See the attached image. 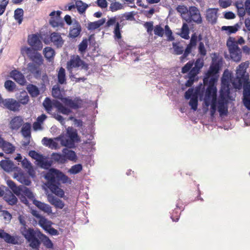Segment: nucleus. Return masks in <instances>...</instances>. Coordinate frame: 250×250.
Instances as JSON below:
<instances>
[{
  "label": "nucleus",
  "mask_w": 250,
  "mask_h": 250,
  "mask_svg": "<svg viewBox=\"0 0 250 250\" xmlns=\"http://www.w3.org/2000/svg\"><path fill=\"white\" fill-rule=\"evenodd\" d=\"M204 65V59L202 58H198L196 61H190L188 62L182 68L181 72L183 74L190 72L195 75H198L201 71Z\"/></svg>",
  "instance_id": "obj_10"
},
{
  "label": "nucleus",
  "mask_w": 250,
  "mask_h": 250,
  "mask_svg": "<svg viewBox=\"0 0 250 250\" xmlns=\"http://www.w3.org/2000/svg\"><path fill=\"white\" fill-rule=\"evenodd\" d=\"M62 152L66 160L68 159L72 161H76L77 156L74 151L65 148L63 149Z\"/></svg>",
  "instance_id": "obj_31"
},
{
  "label": "nucleus",
  "mask_w": 250,
  "mask_h": 250,
  "mask_svg": "<svg viewBox=\"0 0 250 250\" xmlns=\"http://www.w3.org/2000/svg\"><path fill=\"white\" fill-rule=\"evenodd\" d=\"M56 140H59L62 146L68 148H73L75 146V142L69 138L63 136H60L55 138Z\"/></svg>",
  "instance_id": "obj_28"
},
{
  "label": "nucleus",
  "mask_w": 250,
  "mask_h": 250,
  "mask_svg": "<svg viewBox=\"0 0 250 250\" xmlns=\"http://www.w3.org/2000/svg\"><path fill=\"white\" fill-rule=\"evenodd\" d=\"M21 165L23 168L28 170L29 173L32 175V172L34 171L31 163L26 159L24 158L21 161Z\"/></svg>",
  "instance_id": "obj_47"
},
{
  "label": "nucleus",
  "mask_w": 250,
  "mask_h": 250,
  "mask_svg": "<svg viewBox=\"0 0 250 250\" xmlns=\"http://www.w3.org/2000/svg\"><path fill=\"white\" fill-rule=\"evenodd\" d=\"M87 41L86 39H83L79 44L78 48L79 51L82 55H83L87 47Z\"/></svg>",
  "instance_id": "obj_52"
},
{
  "label": "nucleus",
  "mask_w": 250,
  "mask_h": 250,
  "mask_svg": "<svg viewBox=\"0 0 250 250\" xmlns=\"http://www.w3.org/2000/svg\"><path fill=\"white\" fill-rule=\"evenodd\" d=\"M219 69L218 63L211 64L203 79L204 84L208 85L206 91L205 98V103L207 106L209 105L211 98L217 95V88L214 84L217 80L216 75L219 72Z\"/></svg>",
  "instance_id": "obj_4"
},
{
  "label": "nucleus",
  "mask_w": 250,
  "mask_h": 250,
  "mask_svg": "<svg viewBox=\"0 0 250 250\" xmlns=\"http://www.w3.org/2000/svg\"><path fill=\"white\" fill-rule=\"evenodd\" d=\"M83 169V166L81 164H76L71 167L68 170V172L72 174H76L81 172Z\"/></svg>",
  "instance_id": "obj_49"
},
{
  "label": "nucleus",
  "mask_w": 250,
  "mask_h": 250,
  "mask_svg": "<svg viewBox=\"0 0 250 250\" xmlns=\"http://www.w3.org/2000/svg\"><path fill=\"white\" fill-rule=\"evenodd\" d=\"M29 155L33 159L36 160L38 164L42 167L50 166V164L45 160L42 154H41L35 150H31L29 152Z\"/></svg>",
  "instance_id": "obj_18"
},
{
  "label": "nucleus",
  "mask_w": 250,
  "mask_h": 250,
  "mask_svg": "<svg viewBox=\"0 0 250 250\" xmlns=\"http://www.w3.org/2000/svg\"><path fill=\"white\" fill-rule=\"evenodd\" d=\"M121 25H120L119 23L118 22H117V23L115 24L114 29L113 31V33L114 34V37L115 38H117L118 39H120L122 38V35L121 33Z\"/></svg>",
  "instance_id": "obj_55"
},
{
  "label": "nucleus",
  "mask_w": 250,
  "mask_h": 250,
  "mask_svg": "<svg viewBox=\"0 0 250 250\" xmlns=\"http://www.w3.org/2000/svg\"><path fill=\"white\" fill-rule=\"evenodd\" d=\"M47 180L46 184L47 187L51 191L56 195L62 197L64 195V192L60 188V181L63 183L71 184L72 180L67 176L65 175L60 170L51 168L45 176Z\"/></svg>",
  "instance_id": "obj_2"
},
{
  "label": "nucleus",
  "mask_w": 250,
  "mask_h": 250,
  "mask_svg": "<svg viewBox=\"0 0 250 250\" xmlns=\"http://www.w3.org/2000/svg\"><path fill=\"white\" fill-rule=\"evenodd\" d=\"M155 35L162 37L164 34V30L160 25H156L154 28Z\"/></svg>",
  "instance_id": "obj_56"
},
{
  "label": "nucleus",
  "mask_w": 250,
  "mask_h": 250,
  "mask_svg": "<svg viewBox=\"0 0 250 250\" xmlns=\"http://www.w3.org/2000/svg\"><path fill=\"white\" fill-rule=\"evenodd\" d=\"M38 50L27 46H22L21 48V54L24 57L27 56L32 62L27 64V68L36 79L41 78L42 70L40 66L43 63V58Z\"/></svg>",
  "instance_id": "obj_3"
},
{
  "label": "nucleus",
  "mask_w": 250,
  "mask_h": 250,
  "mask_svg": "<svg viewBox=\"0 0 250 250\" xmlns=\"http://www.w3.org/2000/svg\"><path fill=\"white\" fill-rule=\"evenodd\" d=\"M29 102V96L25 92H22L20 93L18 102L19 104L25 105Z\"/></svg>",
  "instance_id": "obj_48"
},
{
  "label": "nucleus",
  "mask_w": 250,
  "mask_h": 250,
  "mask_svg": "<svg viewBox=\"0 0 250 250\" xmlns=\"http://www.w3.org/2000/svg\"><path fill=\"white\" fill-rule=\"evenodd\" d=\"M182 208V206H181L179 203H177L176 208L173 211L171 215V218L173 221L177 222L178 221L180 215V210H181Z\"/></svg>",
  "instance_id": "obj_36"
},
{
  "label": "nucleus",
  "mask_w": 250,
  "mask_h": 250,
  "mask_svg": "<svg viewBox=\"0 0 250 250\" xmlns=\"http://www.w3.org/2000/svg\"><path fill=\"white\" fill-rule=\"evenodd\" d=\"M245 41L240 37L237 41L234 38L229 37L227 41V46L228 48L231 59L234 62L240 61L242 57V52L238 44L244 43Z\"/></svg>",
  "instance_id": "obj_7"
},
{
  "label": "nucleus",
  "mask_w": 250,
  "mask_h": 250,
  "mask_svg": "<svg viewBox=\"0 0 250 250\" xmlns=\"http://www.w3.org/2000/svg\"><path fill=\"white\" fill-rule=\"evenodd\" d=\"M52 158L55 161L59 163L64 164L66 162V159H65L63 154L62 155L60 153H53Z\"/></svg>",
  "instance_id": "obj_46"
},
{
  "label": "nucleus",
  "mask_w": 250,
  "mask_h": 250,
  "mask_svg": "<svg viewBox=\"0 0 250 250\" xmlns=\"http://www.w3.org/2000/svg\"><path fill=\"white\" fill-rule=\"evenodd\" d=\"M39 237L42 241L43 245L47 248L52 249L53 244L51 240L45 235L41 233L40 232H36V238Z\"/></svg>",
  "instance_id": "obj_27"
},
{
  "label": "nucleus",
  "mask_w": 250,
  "mask_h": 250,
  "mask_svg": "<svg viewBox=\"0 0 250 250\" xmlns=\"http://www.w3.org/2000/svg\"><path fill=\"white\" fill-rule=\"evenodd\" d=\"M23 10L21 8H17L14 11V19L19 24H21L23 21Z\"/></svg>",
  "instance_id": "obj_37"
},
{
  "label": "nucleus",
  "mask_w": 250,
  "mask_h": 250,
  "mask_svg": "<svg viewBox=\"0 0 250 250\" xmlns=\"http://www.w3.org/2000/svg\"><path fill=\"white\" fill-rule=\"evenodd\" d=\"M123 8V5L119 2L117 1H112L109 6V9L112 12H115L122 9Z\"/></svg>",
  "instance_id": "obj_50"
},
{
  "label": "nucleus",
  "mask_w": 250,
  "mask_h": 250,
  "mask_svg": "<svg viewBox=\"0 0 250 250\" xmlns=\"http://www.w3.org/2000/svg\"><path fill=\"white\" fill-rule=\"evenodd\" d=\"M135 13L134 12H130L128 13H125L124 14V17L125 20L129 21H133L135 20L134 19Z\"/></svg>",
  "instance_id": "obj_63"
},
{
  "label": "nucleus",
  "mask_w": 250,
  "mask_h": 250,
  "mask_svg": "<svg viewBox=\"0 0 250 250\" xmlns=\"http://www.w3.org/2000/svg\"><path fill=\"white\" fill-rule=\"evenodd\" d=\"M23 120L21 116H15L9 123V127L12 130H18L23 125Z\"/></svg>",
  "instance_id": "obj_24"
},
{
  "label": "nucleus",
  "mask_w": 250,
  "mask_h": 250,
  "mask_svg": "<svg viewBox=\"0 0 250 250\" xmlns=\"http://www.w3.org/2000/svg\"><path fill=\"white\" fill-rule=\"evenodd\" d=\"M5 88L9 92H12L14 91L16 88V84L11 80H6L4 84Z\"/></svg>",
  "instance_id": "obj_45"
},
{
  "label": "nucleus",
  "mask_w": 250,
  "mask_h": 250,
  "mask_svg": "<svg viewBox=\"0 0 250 250\" xmlns=\"http://www.w3.org/2000/svg\"><path fill=\"white\" fill-rule=\"evenodd\" d=\"M220 6L222 8H226L231 5V0H219Z\"/></svg>",
  "instance_id": "obj_61"
},
{
  "label": "nucleus",
  "mask_w": 250,
  "mask_h": 250,
  "mask_svg": "<svg viewBox=\"0 0 250 250\" xmlns=\"http://www.w3.org/2000/svg\"><path fill=\"white\" fill-rule=\"evenodd\" d=\"M61 14L62 12L58 10L57 11H52L49 14V16L51 17L49 21V23L52 27H63L64 23L61 18Z\"/></svg>",
  "instance_id": "obj_15"
},
{
  "label": "nucleus",
  "mask_w": 250,
  "mask_h": 250,
  "mask_svg": "<svg viewBox=\"0 0 250 250\" xmlns=\"http://www.w3.org/2000/svg\"><path fill=\"white\" fill-rule=\"evenodd\" d=\"M31 124L29 123H26L23 125L21 132L24 137H26L31 136Z\"/></svg>",
  "instance_id": "obj_41"
},
{
  "label": "nucleus",
  "mask_w": 250,
  "mask_h": 250,
  "mask_svg": "<svg viewBox=\"0 0 250 250\" xmlns=\"http://www.w3.org/2000/svg\"><path fill=\"white\" fill-rule=\"evenodd\" d=\"M39 225L45 231L52 225L51 221L47 220L43 217H41L39 220Z\"/></svg>",
  "instance_id": "obj_43"
},
{
  "label": "nucleus",
  "mask_w": 250,
  "mask_h": 250,
  "mask_svg": "<svg viewBox=\"0 0 250 250\" xmlns=\"http://www.w3.org/2000/svg\"><path fill=\"white\" fill-rule=\"evenodd\" d=\"M19 221L22 226L20 228V232L27 241L29 243V246L34 249H38L41 244V242L36 238V232L31 228H27L25 221L19 217Z\"/></svg>",
  "instance_id": "obj_6"
},
{
  "label": "nucleus",
  "mask_w": 250,
  "mask_h": 250,
  "mask_svg": "<svg viewBox=\"0 0 250 250\" xmlns=\"http://www.w3.org/2000/svg\"><path fill=\"white\" fill-rule=\"evenodd\" d=\"M31 196V197L27 196L26 197L27 199H28L29 200L32 201L33 204L35 205L39 209L48 214L52 212L51 207L49 205L37 200L35 198V196L32 192V195Z\"/></svg>",
  "instance_id": "obj_16"
},
{
  "label": "nucleus",
  "mask_w": 250,
  "mask_h": 250,
  "mask_svg": "<svg viewBox=\"0 0 250 250\" xmlns=\"http://www.w3.org/2000/svg\"><path fill=\"white\" fill-rule=\"evenodd\" d=\"M198 52L199 54L202 56L204 57L207 55V50L205 48L204 43L202 42H200L199 43Z\"/></svg>",
  "instance_id": "obj_58"
},
{
  "label": "nucleus",
  "mask_w": 250,
  "mask_h": 250,
  "mask_svg": "<svg viewBox=\"0 0 250 250\" xmlns=\"http://www.w3.org/2000/svg\"><path fill=\"white\" fill-rule=\"evenodd\" d=\"M55 138H56L51 139L44 137L42 140V144L43 145L48 146L51 149H56L59 148L58 144L57 142V141H59V140H56Z\"/></svg>",
  "instance_id": "obj_26"
},
{
  "label": "nucleus",
  "mask_w": 250,
  "mask_h": 250,
  "mask_svg": "<svg viewBox=\"0 0 250 250\" xmlns=\"http://www.w3.org/2000/svg\"><path fill=\"white\" fill-rule=\"evenodd\" d=\"M79 67H81L82 69L85 70L89 69L88 64L82 60L79 56H71L70 60L67 63V68L68 70L72 71L73 68Z\"/></svg>",
  "instance_id": "obj_12"
},
{
  "label": "nucleus",
  "mask_w": 250,
  "mask_h": 250,
  "mask_svg": "<svg viewBox=\"0 0 250 250\" xmlns=\"http://www.w3.org/2000/svg\"><path fill=\"white\" fill-rule=\"evenodd\" d=\"M58 83L61 84L66 83V76L65 69L61 67L58 73Z\"/></svg>",
  "instance_id": "obj_39"
},
{
  "label": "nucleus",
  "mask_w": 250,
  "mask_h": 250,
  "mask_svg": "<svg viewBox=\"0 0 250 250\" xmlns=\"http://www.w3.org/2000/svg\"><path fill=\"white\" fill-rule=\"evenodd\" d=\"M43 54L46 60L50 61L55 56V51L50 47H46L43 49Z\"/></svg>",
  "instance_id": "obj_34"
},
{
  "label": "nucleus",
  "mask_w": 250,
  "mask_h": 250,
  "mask_svg": "<svg viewBox=\"0 0 250 250\" xmlns=\"http://www.w3.org/2000/svg\"><path fill=\"white\" fill-rule=\"evenodd\" d=\"M229 94V89L228 87L225 91L222 89L220 91V98L218 102V111L220 116L227 115L228 113L227 98Z\"/></svg>",
  "instance_id": "obj_11"
},
{
  "label": "nucleus",
  "mask_w": 250,
  "mask_h": 250,
  "mask_svg": "<svg viewBox=\"0 0 250 250\" xmlns=\"http://www.w3.org/2000/svg\"><path fill=\"white\" fill-rule=\"evenodd\" d=\"M0 238L4 239L7 243L14 245L19 244V237L18 236H12L4 232L3 230H1V231H0Z\"/></svg>",
  "instance_id": "obj_20"
},
{
  "label": "nucleus",
  "mask_w": 250,
  "mask_h": 250,
  "mask_svg": "<svg viewBox=\"0 0 250 250\" xmlns=\"http://www.w3.org/2000/svg\"><path fill=\"white\" fill-rule=\"evenodd\" d=\"M9 3L8 0H2L0 4V16L4 12L6 7Z\"/></svg>",
  "instance_id": "obj_60"
},
{
  "label": "nucleus",
  "mask_w": 250,
  "mask_h": 250,
  "mask_svg": "<svg viewBox=\"0 0 250 250\" xmlns=\"http://www.w3.org/2000/svg\"><path fill=\"white\" fill-rule=\"evenodd\" d=\"M52 96L56 98L62 99V96L60 88L59 85H54L52 88Z\"/></svg>",
  "instance_id": "obj_53"
},
{
  "label": "nucleus",
  "mask_w": 250,
  "mask_h": 250,
  "mask_svg": "<svg viewBox=\"0 0 250 250\" xmlns=\"http://www.w3.org/2000/svg\"><path fill=\"white\" fill-rule=\"evenodd\" d=\"M5 106L9 110L16 111L19 110L21 104L13 99H9L5 101Z\"/></svg>",
  "instance_id": "obj_25"
},
{
  "label": "nucleus",
  "mask_w": 250,
  "mask_h": 250,
  "mask_svg": "<svg viewBox=\"0 0 250 250\" xmlns=\"http://www.w3.org/2000/svg\"><path fill=\"white\" fill-rule=\"evenodd\" d=\"M217 8H208L206 11V19L212 24L215 23L217 19Z\"/></svg>",
  "instance_id": "obj_23"
},
{
  "label": "nucleus",
  "mask_w": 250,
  "mask_h": 250,
  "mask_svg": "<svg viewBox=\"0 0 250 250\" xmlns=\"http://www.w3.org/2000/svg\"><path fill=\"white\" fill-rule=\"evenodd\" d=\"M50 41L57 48H61L64 43V40L61 35L56 32H53L50 35Z\"/></svg>",
  "instance_id": "obj_22"
},
{
  "label": "nucleus",
  "mask_w": 250,
  "mask_h": 250,
  "mask_svg": "<svg viewBox=\"0 0 250 250\" xmlns=\"http://www.w3.org/2000/svg\"><path fill=\"white\" fill-rule=\"evenodd\" d=\"M189 104L191 106V109L195 111L197 109L198 106V97L196 95H193L190 99Z\"/></svg>",
  "instance_id": "obj_51"
},
{
  "label": "nucleus",
  "mask_w": 250,
  "mask_h": 250,
  "mask_svg": "<svg viewBox=\"0 0 250 250\" xmlns=\"http://www.w3.org/2000/svg\"><path fill=\"white\" fill-rule=\"evenodd\" d=\"M248 62L241 63L236 70V78L232 83L234 87L238 89L243 86V102L245 106L250 110V82L246 69L249 66Z\"/></svg>",
  "instance_id": "obj_1"
},
{
  "label": "nucleus",
  "mask_w": 250,
  "mask_h": 250,
  "mask_svg": "<svg viewBox=\"0 0 250 250\" xmlns=\"http://www.w3.org/2000/svg\"><path fill=\"white\" fill-rule=\"evenodd\" d=\"M27 42L28 44L35 50H41L42 48V43L39 36L36 34H32L28 37Z\"/></svg>",
  "instance_id": "obj_17"
},
{
  "label": "nucleus",
  "mask_w": 250,
  "mask_h": 250,
  "mask_svg": "<svg viewBox=\"0 0 250 250\" xmlns=\"http://www.w3.org/2000/svg\"><path fill=\"white\" fill-rule=\"evenodd\" d=\"M188 18L186 19L188 23L191 22L201 24L203 22L199 10L195 6H190L188 8Z\"/></svg>",
  "instance_id": "obj_13"
},
{
  "label": "nucleus",
  "mask_w": 250,
  "mask_h": 250,
  "mask_svg": "<svg viewBox=\"0 0 250 250\" xmlns=\"http://www.w3.org/2000/svg\"><path fill=\"white\" fill-rule=\"evenodd\" d=\"M4 200L10 205H14L17 204L18 199L17 197L12 193L6 194L4 196Z\"/></svg>",
  "instance_id": "obj_40"
},
{
  "label": "nucleus",
  "mask_w": 250,
  "mask_h": 250,
  "mask_svg": "<svg viewBox=\"0 0 250 250\" xmlns=\"http://www.w3.org/2000/svg\"><path fill=\"white\" fill-rule=\"evenodd\" d=\"M82 31V27L80 23L75 21L72 27H70L68 37L71 38H75L78 37Z\"/></svg>",
  "instance_id": "obj_21"
},
{
  "label": "nucleus",
  "mask_w": 250,
  "mask_h": 250,
  "mask_svg": "<svg viewBox=\"0 0 250 250\" xmlns=\"http://www.w3.org/2000/svg\"><path fill=\"white\" fill-rule=\"evenodd\" d=\"M67 134L69 138L73 141L75 143L78 142L80 141L77 130L73 129L72 127H69L67 129Z\"/></svg>",
  "instance_id": "obj_33"
},
{
  "label": "nucleus",
  "mask_w": 250,
  "mask_h": 250,
  "mask_svg": "<svg viewBox=\"0 0 250 250\" xmlns=\"http://www.w3.org/2000/svg\"><path fill=\"white\" fill-rule=\"evenodd\" d=\"M76 7L77 8L78 11L80 13L82 14L85 11L88 7V5L86 3H83L82 0H77L76 1Z\"/></svg>",
  "instance_id": "obj_44"
},
{
  "label": "nucleus",
  "mask_w": 250,
  "mask_h": 250,
  "mask_svg": "<svg viewBox=\"0 0 250 250\" xmlns=\"http://www.w3.org/2000/svg\"><path fill=\"white\" fill-rule=\"evenodd\" d=\"M1 167L7 172L12 171L15 169L14 164L9 160H3L0 162Z\"/></svg>",
  "instance_id": "obj_29"
},
{
  "label": "nucleus",
  "mask_w": 250,
  "mask_h": 250,
  "mask_svg": "<svg viewBox=\"0 0 250 250\" xmlns=\"http://www.w3.org/2000/svg\"><path fill=\"white\" fill-rule=\"evenodd\" d=\"M116 20L115 17L111 18L109 19L105 24V27H109L114 24H116Z\"/></svg>",
  "instance_id": "obj_64"
},
{
  "label": "nucleus",
  "mask_w": 250,
  "mask_h": 250,
  "mask_svg": "<svg viewBox=\"0 0 250 250\" xmlns=\"http://www.w3.org/2000/svg\"><path fill=\"white\" fill-rule=\"evenodd\" d=\"M27 90L32 97H35L40 94L39 88L32 84H30L27 86Z\"/></svg>",
  "instance_id": "obj_38"
},
{
  "label": "nucleus",
  "mask_w": 250,
  "mask_h": 250,
  "mask_svg": "<svg viewBox=\"0 0 250 250\" xmlns=\"http://www.w3.org/2000/svg\"><path fill=\"white\" fill-rule=\"evenodd\" d=\"M7 184L14 193L19 197L21 202L26 205H29L26 197L27 196L31 197L32 191L29 188L23 186L17 187L12 180L7 181Z\"/></svg>",
  "instance_id": "obj_8"
},
{
  "label": "nucleus",
  "mask_w": 250,
  "mask_h": 250,
  "mask_svg": "<svg viewBox=\"0 0 250 250\" xmlns=\"http://www.w3.org/2000/svg\"><path fill=\"white\" fill-rule=\"evenodd\" d=\"M7 154L12 153L15 151V147L10 143L5 141L0 147Z\"/></svg>",
  "instance_id": "obj_42"
},
{
  "label": "nucleus",
  "mask_w": 250,
  "mask_h": 250,
  "mask_svg": "<svg viewBox=\"0 0 250 250\" xmlns=\"http://www.w3.org/2000/svg\"><path fill=\"white\" fill-rule=\"evenodd\" d=\"M177 10L178 12L181 14L188 13V8L184 5H179L177 7Z\"/></svg>",
  "instance_id": "obj_62"
},
{
  "label": "nucleus",
  "mask_w": 250,
  "mask_h": 250,
  "mask_svg": "<svg viewBox=\"0 0 250 250\" xmlns=\"http://www.w3.org/2000/svg\"><path fill=\"white\" fill-rule=\"evenodd\" d=\"M105 22V19L103 18L97 21L89 22L87 24V28L89 30H93L99 28Z\"/></svg>",
  "instance_id": "obj_32"
},
{
  "label": "nucleus",
  "mask_w": 250,
  "mask_h": 250,
  "mask_svg": "<svg viewBox=\"0 0 250 250\" xmlns=\"http://www.w3.org/2000/svg\"><path fill=\"white\" fill-rule=\"evenodd\" d=\"M48 200L50 203L53 205L56 208L62 209L64 206V204L62 200L54 196H49L48 197Z\"/></svg>",
  "instance_id": "obj_30"
},
{
  "label": "nucleus",
  "mask_w": 250,
  "mask_h": 250,
  "mask_svg": "<svg viewBox=\"0 0 250 250\" xmlns=\"http://www.w3.org/2000/svg\"><path fill=\"white\" fill-rule=\"evenodd\" d=\"M197 43V36L196 33L192 34L189 43L187 45L185 51L184 47L179 42H173V54L179 55L183 54L179 58L181 62H184L188 60L187 57L191 53L193 48H195Z\"/></svg>",
  "instance_id": "obj_5"
},
{
  "label": "nucleus",
  "mask_w": 250,
  "mask_h": 250,
  "mask_svg": "<svg viewBox=\"0 0 250 250\" xmlns=\"http://www.w3.org/2000/svg\"><path fill=\"white\" fill-rule=\"evenodd\" d=\"M43 105L49 114H51L53 107L55 106L59 112L64 115H69L72 111L70 109L64 106L60 102L56 101L53 103L49 98H46L43 102Z\"/></svg>",
  "instance_id": "obj_9"
},
{
  "label": "nucleus",
  "mask_w": 250,
  "mask_h": 250,
  "mask_svg": "<svg viewBox=\"0 0 250 250\" xmlns=\"http://www.w3.org/2000/svg\"><path fill=\"white\" fill-rule=\"evenodd\" d=\"M10 77L20 85H24L26 83L23 74L16 69L12 70L10 72Z\"/></svg>",
  "instance_id": "obj_19"
},
{
  "label": "nucleus",
  "mask_w": 250,
  "mask_h": 250,
  "mask_svg": "<svg viewBox=\"0 0 250 250\" xmlns=\"http://www.w3.org/2000/svg\"><path fill=\"white\" fill-rule=\"evenodd\" d=\"M166 35L167 36L168 40L172 41L174 40V38L172 36V32L171 30L170 29L168 25H166L165 26V32Z\"/></svg>",
  "instance_id": "obj_57"
},
{
  "label": "nucleus",
  "mask_w": 250,
  "mask_h": 250,
  "mask_svg": "<svg viewBox=\"0 0 250 250\" xmlns=\"http://www.w3.org/2000/svg\"><path fill=\"white\" fill-rule=\"evenodd\" d=\"M222 29L228 31L229 34L234 33L238 30L237 27L235 26H224L222 27Z\"/></svg>",
  "instance_id": "obj_59"
},
{
  "label": "nucleus",
  "mask_w": 250,
  "mask_h": 250,
  "mask_svg": "<svg viewBox=\"0 0 250 250\" xmlns=\"http://www.w3.org/2000/svg\"><path fill=\"white\" fill-rule=\"evenodd\" d=\"M62 103L68 108L77 109L82 107L83 104V101L80 97H76L74 99H72L69 97L62 98L61 99Z\"/></svg>",
  "instance_id": "obj_14"
},
{
  "label": "nucleus",
  "mask_w": 250,
  "mask_h": 250,
  "mask_svg": "<svg viewBox=\"0 0 250 250\" xmlns=\"http://www.w3.org/2000/svg\"><path fill=\"white\" fill-rule=\"evenodd\" d=\"M189 29L187 23L183 24L180 36L183 39L188 40L189 38Z\"/></svg>",
  "instance_id": "obj_35"
},
{
  "label": "nucleus",
  "mask_w": 250,
  "mask_h": 250,
  "mask_svg": "<svg viewBox=\"0 0 250 250\" xmlns=\"http://www.w3.org/2000/svg\"><path fill=\"white\" fill-rule=\"evenodd\" d=\"M188 72V80L186 82V85L187 87H190L193 84L194 82L195 81L196 77L197 76V75H195V74L192 73L190 72Z\"/></svg>",
  "instance_id": "obj_54"
}]
</instances>
